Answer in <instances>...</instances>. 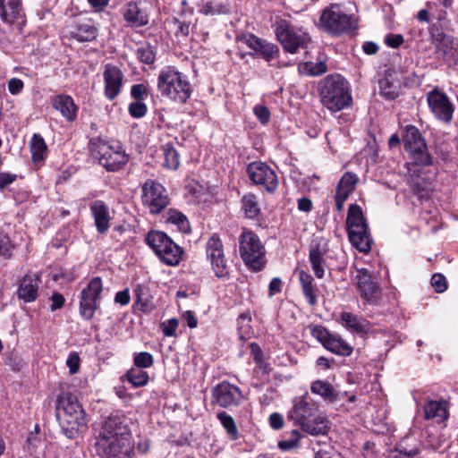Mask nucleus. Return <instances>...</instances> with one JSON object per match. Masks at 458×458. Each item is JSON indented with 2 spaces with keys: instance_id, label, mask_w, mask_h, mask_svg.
Listing matches in <instances>:
<instances>
[{
  "instance_id": "obj_32",
  "label": "nucleus",
  "mask_w": 458,
  "mask_h": 458,
  "mask_svg": "<svg viewBox=\"0 0 458 458\" xmlns=\"http://www.w3.org/2000/svg\"><path fill=\"white\" fill-rule=\"evenodd\" d=\"M340 321L343 327L353 332L365 334L370 329L369 322L351 312H342Z\"/></svg>"
},
{
  "instance_id": "obj_59",
  "label": "nucleus",
  "mask_w": 458,
  "mask_h": 458,
  "mask_svg": "<svg viewBox=\"0 0 458 458\" xmlns=\"http://www.w3.org/2000/svg\"><path fill=\"white\" fill-rule=\"evenodd\" d=\"M403 42V38L400 34H389L386 38V43L391 47H398Z\"/></svg>"
},
{
  "instance_id": "obj_7",
  "label": "nucleus",
  "mask_w": 458,
  "mask_h": 458,
  "mask_svg": "<svg viewBox=\"0 0 458 458\" xmlns=\"http://www.w3.org/2000/svg\"><path fill=\"white\" fill-rule=\"evenodd\" d=\"M146 242L164 264L176 266L180 263L183 253L182 249L164 232H149L147 234Z\"/></svg>"
},
{
  "instance_id": "obj_15",
  "label": "nucleus",
  "mask_w": 458,
  "mask_h": 458,
  "mask_svg": "<svg viewBox=\"0 0 458 458\" xmlns=\"http://www.w3.org/2000/svg\"><path fill=\"white\" fill-rule=\"evenodd\" d=\"M311 335L316 338L327 350L341 356H350L352 347L339 335L330 333L321 326H314L310 330Z\"/></svg>"
},
{
  "instance_id": "obj_27",
  "label": "nucleus",
  "mask_w": 458,
  "mask_h": 458,
  "mask_svg": "<svg viewBox=\"0 0 458 458\" xmlns=\"http://www.w3.org/2000/svg\"><path fill=\"white\" fill-rule=\"evenodd\" d=\"M52 106L69 122L75 120L77 106L72 97L68 95L55 96L52 100Z\"/></svg>"
},
{
  "instance_id": "obj_13",
  "label": "nucleus",
  "mask_w": 458,
  "mask_h": 458,
  "mask_svg": "<svg viewBox=\"0 0 458 458\" xmlns=\"http://www.w3.org/2000/svg\"><path fill=\"white\" fill-rule=\"evenodd\" d=\"M246 46L255 51V53L266 62L268 65L275 68H283L287 66V64L279 60L280 50L279 47L271 42L262 39L253 34H249L241 39Z\"/></svg>"
},
{
  "instance_id": "obj_22",
  "label": "nucleus",
  "mask_w": 458,
  "mask_h": 458,
  "mask_svg": "<svg viewBox=\"0 0 458 458\" xmlns=\"http://www.w3.org/2000/svg\"><path fill=\"white\" fill-rule=\"evenodd\" d=\"M436 51L439 57L443 58L449 65L458 63V38L445 34H438Z\"/></svg>"
},
{
  "instance_id": "obj_58",
  "label": "nucleus",
  "mask_w": 458,
  "mask_h": 458,
  "mask_svg": "<svg viewBox=\"0 0 458 458\" xmlns=\"http://www.w3.org/2000/svg\"><path fill=\"white\" fill-rule=\"evenodd\" d=\"M269 423L272 428L280 429L284 426L283 416L277 412H274L269 416Z\"/></svg>"
},
{
  "instance_id": "obj_4",
  "label": "nucleus",
  "mask_w": 458,
  "mask_h": 458,
  "mask_svg": "<svg viewBox=\"0 0 458 458\" xmlns=\"http://www.w3.org/2000/svg\"><path fill=\"white\" fill-rule=\"evenodd\" d=\"M320 102L333 113L348 108L352 104L349 82L341 75H328L318 84Z\"/></svg>"
},
{
  "instance_id": "obj_38",
  "label": "nucleus",
  "mask_w": 458,
  "mask_h": 458,
  "mask_svg": "<svg viewBox=\"0 0 458 458\" xmlns=\"http://www.w3.org/2000/svg\"><path fill=\"white\" fill-rule=\"evenodd\" d=\"M327 70V66L325 62L319 61L314 62H304L298 65V71L301 74L310 76H318L325 73Z\"/></svg>"
},
{
  "instance_id": "obj_48",
  "label": "nucleus",
  "mask_w": 458,
  "mask_h": 458,
  "mask_svg": "<svg viewBox=\"0 0 458 458\" xmlns=\"http://www.w3.org/2000/svg\"><path fill=\"white\" fill-rule=\"evenodd\" d=\"M419 454V450L417 448L407 449L403 447L402 445H397L394 450L390 453L391 458H413Z\"/></svg>"
},
{
  "instance_id": "obj_50",
  "label": "nucleus",
  "mask_w": 458,
  "mask_h": 458,
  "mask_svg": "<svg viewBox=\"0 0 458 458\" xmlns=\"http://www.w3.org/2000/svg\"><path fill=\"white\" fill-rule=\"evenodd\" d=\"M137 56L140 62L152 64L155 62L156 55L150 47H142L137 50Z\"/></svg>"
},
{
  "instance_id": "obj_56",
  "label": "nucleus",
  "mask_w": 458,
  "mask_h": 458,
  "mask_svg": "<svg viewBox=\"0 0 458 458\" xmlns=\"http://www.w3.org/2000/svg\"><path fill=\"white\" fill-rule=\"evenodd\" d=\"M24 84L21 79L12 78L8 81V90L12 95H18L23 89Z\"/></svg>"
},
{
  "instance_id": "obj_18",
  "label": "nucleus",
  "mask_w": 458,
  "mask_h": 458,
  "mask_svg": "<svg viewBox=\"0 0 458 458\" xmlns=\"http://www.w3.org/2000/svg\"><path fill=\"white\" fill-rule=\"evenodd\" d=\"M242 399L241 389L227 381L217 384L212 389V402L223 408L238 406Z\"/></svg>"
},
{
  "instance_id": "obj_33",
  "label": "nucleus",
  "mask_w": 458,
  "mask_h": 458,
  "mask_svg": "<svg viewBox=\"0 0 458 458\" xmlns=\"http://www.w3.org/2000/svg\"><path fill=\"white\" fill-rule=\"evenodd\" d=\"M29 145L32 162L36 165L44 162L47 157V146L44 138L38 133H34Z\"/></svg>"
},
{
  "instance_id": "obj_8",
  "label": "nucleus",
  "mask_w": 458,
  "mask_h": 458,
  "mask_svg": "<svg viewBox=\"0 0 458 458\" xmlns=\"http://www.w3.org/2000/svg\"><path fill=\"white\" fill-rule=\"evenodd\" d=\"M321 27L330 34L350 33L356 29V20L346 14L337 4L326 8L319 19Z\"/></svg>"
},
{
  "instance_id": "obj_23",
  "label": "nucleus",
  "mask_w": 458,
  "mask_h": 458,
  "mask_svg": "<svg viewBox=\"0 0 458 458\" xmlns=\"http://www.w3.org/2000/svg\"><path fill=\"white\" fill-rule=\"evenodd\" d=\"M348 238L352 245L360 252L368 253L371 250L372 239L368 225H353L347 226Z\"/></svg>"
},
{
  "instance_id": "obj_11",
  "label": "nucleus",
  "mask_w": 458,
  "mask_h": 458,
  "mask_svg": "<svg viewBox=\"0 0 458 458\" xmlns=\"http://www.w3.org/2000/svg\"><path fill=\"white\" fill-rule=\"evenodd\" d=\"M403 141L404 148L408 151L414 165L425 166L432 164V157L428 151L425 140L415 126L405 127Z\"/></svg>"
},
{
  "instance_id": "obj_1",
  "label": "nucleus",
  "mask_w": 458,
  "mask_h": 458,
  "mask_svg": "<svg viewBox=\"0 0 458 458\" xmlns=\"http://www.w3.org/2000/svg\"><path fill=\"white\" fill-rule=\"evenodd\" d=\"M128 421L123 414L119 413L105 419L95 445L101 458L133 457L134 445Z\"/></svg>"
},
{
  "instance_id": "obj_20",
  "label": "nucleus",
  "mask_w": 458,
  "mask_h": 458,
  "mask_svg": "<svg viewBox=\"0 0 458 458\" xmlns=\"http://www.w3.org/2000/svg\"><path fill=\"white\" fill-rule=\"evenodd\" d=\"M355 285L360 297L370 304H375L381 297V289L377 283L372 280L369 271L366 268L357 270L354 276Z\"/></svg>"
},
{
  "instance_id": "obj_51",
  "label": "nucleus",
  "mask_w": 458,
  "mask_h": 458,
  "mask_svg": "<svg viewBox=\"0 0 458 458\" xmlns=\"http://www.w3.org/2000/svg\"><path fill=\"white\" fill-rule=\"evenodd\" d=\"M253 112L258 118V120L263 123L267 124L270 120V112L267 107L261 105H257L253 108Z\"/></svg>"
},
{
  "instance_id": "obj_34",
  "label": "nucleus",
  "mask_w": 458,
  "mask_h": 458,
  "mask_svg": "<svg viewBox=\"0 0 458 458\" xmlns=\"http://www.w3.org/2000/svg\"><path fill=\"white\" fill-rule=\"evenodd\" d=\"M98 30L91 21H85L76 25L72 37L78 41H91L96 38Z\"/></svg>"
},
{
  "instance_id": "obj_36",
  "label": "nucleus",
  "mask_w": 458,
  "mask_h": 458,
  "mask_svg": "<svg viewBox=\"0 0 458 458\" xmlns=\"http://www.w3.org/2000/svg\"><path fill=\"white\" fill-rule=\"evenodd\" d=\"M165 219L166 223L175 225L180 232L183 233L191 232L189 220L182 212L175 209H169L166 213Z\"/></svg>"
},
{
  "instance_id": "obj_42",
  "label": "nucleus",
  "mask_w": 458,
  "mask_h": 458,
  "mask_svg": "<svg viewBox=\"0 0 458 458\" xmlns=\"http://www.w3.org/2000/svg\"><path fill=\"white\" fill-rule=\"evenodd\" d=\"M126 377L128 381L135 387L147 385L149 378L148 374L146 371L138 369H131L126 373Z\"/></svg>"
},
{
  "instance_id": "obj_35",
  "label": "nucleus",
  "mask_w": 458,
  "mask_h": 458,
  "mask_svg": "<svg viewBox=\"0 0 458 458\" xmlns=\"http://www.w3.org/2000/svg\"><path fill=\"white\" fill-rule=\"evenodd\" d=\"M310 392L314 394L319 395L325 401H335L337 398V394L334 386L326 380L318 379L311 383Z\"/></svg>"
},
{
  "instance_id": "obj_54",
  "label": "nucleus",
  "mask_w": 458,
  "mask_h": 458,
  "mask_svg": "<svg viewBox=\"0 0 458 458\" xmlns=\"http://www.w3.org/2000/svg\"><path fill=\"white\" fill-rule=\"evenodd\" d=\"M131 95L135 100L143 101L148 97V90L144 84H135L131 86Z\"/></svg>"
},
{
  "instance_id": "obj_5",
  "label": "nucleus",
  "mask_w": 458,
  "mask_h": 458,
  "mask_svg": "<svg viewBox=\"0 0 458 458\" xmlns=\"http://www.w3.org/2000/svg\"><path fill=\"white\" fill-rule=\"evenodd\" d=\"M59 425L69 438L74 437L81 428L86 425V413L77 397L71 393L59 395L56 406Z\"/></svg>"
},
{
  "instance_id": "obj_29",
  "label": "nucleus",
  "mask_w": 458,
  "mask_h": 458,
  "mask_svg": "<svg viewBox=\"0 0 458 458\" xmlns=\"http://www.w3.org/2000/svg\"><path fill=\"white\" fill-rule=\"evenodd\" d=\"M296 274L306 301L310 306H315L318 303V290L313 284V277L304 270H298Z\"/></svg>"
},
{
  "instance_id": "obj_46",
  "label": "nucleus",
  "mask_w": 458,
  "mask_h": 458,
  "mask_svg": "<svg viewBox=\"0 0 458 458\" xmlns=\"http://www.w3.org/2000/svg\"><path fill=\"white\" fill-rule=\"evenodd\" d=\"M379 89L382 95L388 99H394L398 97L396 87L388 78H383L379 81Z\"/></svg>"
},
{
  "instance_id": "obj_53",
  "label": "nucleus",
  "mask_w": 458,
  "mask_h": 458,
  "mask_svg": "<svg viewBox=\"0 0 458 458\" xmlns=\"http://www.w3.org/2000/svg\"><path fill=\"white\" fill-rule=\"evenodd\" d=\"M178 319L173 318H169L166 321L161 324L163 333L165 336H174L175 335V331L178 327Z\"/></svg>"
},
{
  "instance_id": "obj_62",
  "label": "nucleus",
  "mask_w": 458,
  "mask_h": 458,
  "mask_svg": "<svg viewBox=\"0 0 458 458\" xmlns=\"http://www.w3.org/2000/svg\"><path fill=\"white\" fill-rule=\"evenodd\" d=\"M183 319L186 321L187 326L191 328H195L198 325L197 318L192 311L187 310L182 315Z\"/></svg>"
},
{
  "instance_id": "obj_64",
  "label": "nucleus",
  "mask_w": 458,
  "mask_h": 458,
  "mask_svg": "<svg viewBox=\"0 0 458 458\" xmlns=\"http://www.w3.org/2000/svg\"><path fill=\"white\" fill-rule=\"evenodd\" d=\"M312 208L311 200L308 198H301L298 200V208L303 212L310 211Z\"/></svg>"
},
{
  "instance_id": "obj_43",
  "label": "nucleus",
  "mask_w": 458,
  "mask_h": 458,
  "mask_svg": "<svg viewBox=\"0 0 458 458\" xmlns=\"http://www.w3.org/2000/svg\"><path fill=\"white\" fill-rule=\"evenodd\" d=\"M352 223L360 225H368L361 208L356 204L350 205L347 214L346 225L350 226Z\"/></svg>"
},
{
  "instance_id": "obj_39",
  "label": "nucleus",
  "mask_w": 458,
  "mask_h": 458,
  "mask_svg": "<svg viewBox=\"0 0 458 458\" xmlns=\"http://www.w3.org/2000/svg\"><path fill=\"white\" fill-rule=\"evenodd\" d=\"M242 209L248 218H256L260 212L257 198L253 194H248L242 199Z\"/></svg>"
},
{
  "instance_id": "obj_45",
  "label": "nucleus",
  "mask_w": 458,
  "mask_h": 458,
  "mask_svg": "<svg viewBox=\"0 0 458 458\" xmlns=\"http://www.w3.org/2000/svg\"><path fill=\"white\" fill-rule=\"evenodd\" d=\"M199 13L204 15H217L228 13V8L223 4H215L213 2H207L203 4Z\"/></svg>"
},
{
  "instance_id": "obj_30",
  "label": "nucleus",
  "mask_w": 458,
  "mask_h": 458,
  "mask_svg": "<svg viewBox=\"0 0 458 458\" xmlns=\"http://www.w3.org/2000/svg\"><path fill=\"white\" fill-rule=\"evenodd\" d=\"M123 19L132 27H142L148 24V17L147 13L140 10L137 4H127L123 11Z\"/></svg>"
},
{
  "instance_id": "obj_61",
  "label": "nucleus",
  "mask_w": 458,
  "mask_h": 458,
  "mask_svg": "<svg viewBox=\"0 0 458 458\" xmlns=\"http://www.w3.org/2000/svg\"><path fill=\"white\" fill-rule=\"evenodd\" d=\"M51 301H52V304H51V310H56L60 308L63 307V305L64 304V296L59 293H53L52 297H51Z\"/></svg>"
},
{
  "instance_id": "obj_60",
  "label": "nucleus",
  "mask_w": 458,
  "mask_h": 458,
  "mask_svg": "<svg viewBox=\"0 0 458 458\" xmlns=\"http://www.w3.org/2000/svg\"><path fill=\"white\" fill-rule=\"evenodd\" d=\"M16 174L10 173H1L0 174V189L3 190L7 187L9 184L13 182L16 179Z\"/></svg>"
},
{
  "instance_id": "obj_31",
  "label": "nucleus",
  "mask_w": 458,
  "mask_h": 458,
  "mask_svg": "<svg viewBox=\"0 0 458 458\" xmlns=\"http://www.w3.org/2000/svg\"><path fill=\"white\" fill-rule=\"evenodd\" d=\"M424 415L427 420H435L440 423L447 420V404L445 401L429 400L424 406Z\"/></svg>"
},
{
  "instance_id": "obj_12",
  "label": "nucleus",
  "mask_w": 458,
  "mask_h": 458,
  "mask_svg": "<svg viewBox=\"0 0 458 458\" xmlns=\"http://www.w3.org/2000/svg\"><path fill=\"white\" fill-rule=\"evenodd\" d=\"M141 199L144 207L153 215L159 214L170 203L165 188L154 180H147L141 187Z\"/></svg>"
},
{
  "instance_id": "obj_17",
  "label": "nucleus",
  "mask_w": 458,
  "mask_h": 458,
  "mask_svg": "<svg viewBox=\"0 0 458 458\" xmlns=\"http://www.w3.org/2000/svg\"><path fill=\"white\" fill-rule=\"evenodd\" d=\"M249 178L256 185L261 186L267 192H274L278 187L276 172L266 163L252 162L247 167Z\"/></svg>"
},
{
  "instance_id": "obj_2",
  "label": "nucleus",
  "mask_w": 458,
  "mask_h": 458,
  "mask_svg": "<svg viewBox=\"0 0 458 458\" xmlns=\"http://www.w3.org/2000/svg\"><path fill=\"white\" fill-rule=\"evenodd\" d=\"M287 419L312 436L326 435L329 429L327 417L318 413V406L307 394L293 400V407L288 411Z\"/></svg>"
},
{
  "instance_id": "obj_44",
  "label": "nucleus",
  "mask_w": 458,
  "mask_h": 458,
  "mask_svg": "<svg viewBox=\"0 0 458 458\" xmlns=\"http://www.w3.org/2000/svg\"><path fill=\"white\" fill-rule=\"evenodd\" d=\"M217 418L225 428L226 433L235 439L238 435V429L233 417L225 411H222L217 414Z\"/></svg>"
},
{
  "instance_id": "obj_25",
  "label": "nucleus",
  "mask_w": 458,
  "mask_h": 458,
  "mask_svg": "<svg viewBox=\"0 0 458 458\" xmlns=\"http://www.w3.org/2000/svg\"><path fill=\"white\" fill-rule=\"evenodd\" d=\"M39 278L36 274H27L20 281L17 295L24 302H32L38 297Z\"/></svg>"
},
{
  "instance_id": "obj_41",
  "label": "nucleus",
  "mask_w": 458,
  "mask_h": 458,
  "mask_svg": "<svg viewBox=\"0 0 458 458\" xmlns=\"http://www.w3.org/2000/svg\"><path fill=\"white\" fill-rule=\"evenodd\" d=\"M0 17L6 24H13L22 17L21 4L0 8Z\"/></svg>"
},
{
  "instance_id": "obj_14",
  "label": "nucleus",
  "mask_w": 458,
  "mask_h": 458,
  "mask_svg": "<svg viewBox=\"0 0 458 458\" xmlns=\"http://www.w3.org/2000/svg\"><path fill=\"white\" fill-rule=\"evenodd\" d=\"M103 291L100 277L92 278L87 287L82 289L80 296V315L84 320H90L98 308V301Z\"/></svg>"
},
{
  "instance_id": "obj_57",
  "label": "nucleus",
  "mask_w": 458,
  "mask_h": 458,
  "mask_svg": "<svg viewBox=\"0 0 458 458\" xmlns=\"http://www.w3.org/2000/svg\"><path fill=\"white\" fill-rule=\"evenodd\" d=\"M130 300H131V297H130L128 289H124L123 291L116 293V294L114 296V301L116 303H119L122 306H125V305L129 304Z\"/></svg>"
},
{
  "instance_id": "obj_3",
  "label": "nucleus",
  "mask_w": 458,
  "mask_h": 458,
  "mask_svg": "<svg viewBox=\"0 0 458 458\" xmlns=\"http://www.w3.org/2000/svg\"><path fill=\"white\" fill-rule=\"evenodd\" d=\"M157 87L163 98L177 104H185L192 94L188 76L172 65L159 71Z\"/></svg>"
},
{
  "instance_id": "obj_6",
  "label": "nucleus",
  "mask_w": 458,
  "mask_h": 458,
  "mask_svg": "<svg viewBox=\"0 0 458 458\" xmlns=\"http://www.w3.org/2000/svg\"><path fill=\"white\" fill-rule=\"evenodd\" d=\"M89 148L92 156L108 171H118L129 161L128 155L117 141L92 139Z\"/></svg>"
},
{
  "instance_id": "obj_10",
  "label": "nucleus",
  "mask_w": 458,
  "mask_h": 458,
  "mask_svg": "<svg viewBox=\"0 0 458 458\" xmlns=\"http://www.w3.org/2000/svg\"><path fill=\"white\" fill-rule=\"evenodd\" d=\"M239 243L240 254L244 263L254 270H260L265 264V248L258 235L250 231H243Z\"/></svg>"
},
{
  "instance_id": "obj_47",
  "label": "nucleus",
  "mask_w": 458,
  "mask_h": 458,
  "mask_svg": "<svg viewBox=\"0 0 458 458\" xmlns=\"http://www.w3.org/2000/svg\"><path fill=\"white\" fill-rule=\"evenodd\" d=\"M134 365L140 369H147L153 365V356L147 352H140L135 353L133 358Z\"/></svg>"
},
{
  "instance_id": "obj_37",
  "label": "nucleus",
  "mask_w": 458,
  "mask_h": 458,
  "mask_svg": "<svg viewBox=\"0 0 458 458\" xmlns=\"http://www.w3.org/2000/svg\"><path fill=\"white\" fill-rule=\"evenodd\" d=\"M161 149L164 157L163 166L170 170H176L180 165L177 150L170 143L163 145Z\"/></svg>"
},
{
  "instance_id": "obj_55",
  "label": "nucleus",
  "mask_w": 458,
  "mask_h": 458,
  "mask_svg": "<svg viewBox=\"0 0 458 458\" xmlns=\"http://www.w3.org/2000/svg\"><path fill=\"white\" fill-rule=\"evenodd\" d=\"M66 364L69 368L70 374H76L80 369V357L78 353H71L66 360Z\"/></svg>"
},
{
  "instance_id": "obj_26",
  "label": "nucleus",
  "mask_w": 458,
  "mask_h": 458,
  "mask_svg": "<svg viewBox=\"0 0 458 458\" xmlns=\"http://www.w3.org/2000/svg\"><path fill=\"white\" fill-rule=\"evenodd\" d=\"M97 231L106 233L110 227L111 216L107 205L103 200H95L89 204Z\"/></svg>"
},
{
  "instance_id": "obj_28",
  "label": "nucleus",
  "mask_w": 458,
  "mask_h": 458,
  "mask_svg": "<svg viewBox=\"0 0 458 458\" xmlns=\"http://www.w3.org/2000/svg\"><path fill=\"white\" fill-rule=\"evenodd\" d=\"M134 293L136 296L134 305L139 310L144 313H150L156 309L153 296L147 285L137 284L134 288Z\"/></svg>"
},
{
  "instance_id": "obj_9",
  "label": "nucleus",
  "mask_w": 458,
  "mask_h": 458,
  "mask_svg": "<svg viewBox=\"0 0 458 458\" xmlns=\"http://www.w3.org/2000/svg\"><path fill=\"white\" fill-rule=\"evenodd\" d=\"M275 32L283 48L291 54H295L300 48L306 47L310 41V37L305 31L283 19L276 21Z\"/></svg>"
},
{
  "instance_id": "obj_52",
  "label": "nucleus",
  "mask_w": 458,
  "mask_h": 458,
  "mask_svg": "<svg viewBox=\"0 0 458 458\" xmlns=\"http://www.w3.org/2000/svg\"><path fill=\"white\" fill-rule=\"evenodd\" d=\"M430 283L437 293H443L446 290V280L441 274L433 275Z\"/></svg>"
},
{
  "instance_id": "obj_21",
  "label": "nucleus",
  "mask_w": 458,
  "mask_h": 458,
  "mask_svg": "<svg viewBox=\"0 0 458 458\" xmlns=\"http://www.w3.org/2000/svg\"><path fill=\"white\" fill-rule=\"evenodd\" d=\"M105 82V97L114 100L120 93L123 83V73L112 64H106L103 72Z\"/></svg>"
},
{
  "instance_id": "obj_19",
  "label": "nucleus",
  "mask_w": 458,
  "mask_h": 458,
  "mask_svg": "<svg viewBox=\"0 0 458 458\" xmlns=\"http://www.w3.org/2000/svg\"><path fill=\"white\" fill-rule=\"evenodd\" d=\"M427 101L437 119L447 123L451 122L454 107L445 93L435 89L427 94Z\"/></svg>"
},
{
  "instance_id": "obj_49",
  "label": "nucleus",
  "mask_w": 458,
  "mask_h": 458,
  "mask_svg": "<svg viewBox=\"0 0 458 458\" xmlns=\"http://www.w3.org/2000/svg\"><path fill=\"white\" fill-rule=\"evenodd\" d=\"M128 111L133 118H141L147 114L148 107L143 101L135 100L129 105Z\"/></svg>"
},
{
  "instance_id": "obj_24",
  "label": "nucleus",
  "mask_w": 458,
  "mask_h": 458,
  "mask_svg": "<svg viewBox=\"0 0 458 458\" xmlns=\"http://www.w3.org/2000/svg\"><path fill=\"white\" fill-rule=\"evenodd\" d=\"M358 181L359 177L353 173L347 172L342 176L338 182L335 197L337 211L340 212L343 210L345 200L354 191Z\"/></svg>"
},
{
  "instance_id": "obj_16",
  "label": "nucleus",
  "mask_w": 458,
  "mask_h": 458,
  "mask_svg": "<svg viewBox=\"0 0 458 458\" xmlns=\"http://www.w3.org/2000/svg\"><path fill=\"white\" fill-rule=\"evenodd\" d=\"M206 254L216 276L218 278H228L229 267L225 257L224 245L216 234H213L207 242Z\"/></svg>"
},
{
  "instance_id": "obj_63",
  "label": "nucleus",
  "mask_w": 458,
  "mask_h": 458,
  "mask_svg": "<svg viewBox=\"0 0 458 458\" xmlns=\"http://www.w3.org/2000/svg\"><path fill=\"white\" fill-rule=\"evenodd\" d=\"M281 284H282V281L277 278V277H275L271 280L270 284H269V293L270 295H274L279 292H281Z\"/></svg>"
},
{
  "instance_id": "obj_40",
  "label": "nucleus",
  "mask_w": 458,
  "mask_h": 458,
  "mask_svg": "<svg viewBox=\"0 0 458 458\" xmlns=\"http://www.w3.org/2000/svg\"><path fill=\"white\" fill-rule=\"evenodd\" d=\"M309 258L315 276L318 278H323L325 275L323 253L318 248L312 249Z\"/></svg>"
}]
</instances>
